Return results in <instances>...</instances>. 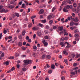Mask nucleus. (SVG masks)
I'll return each mask as SVG.
<instances>
[{
	"mask_svg": "<svg viewBox=\"0 0 80 80\" xmlns=\"http://www.w3.org/2000/svg\"><path fill=\"white\" fill-rule=\"evenodd\" d=\"M38 27H41V28H43V27H44V26H43V25L41 23L38 24Z\"/></svg>",
	"mask_w": 80,
	"mask_h": 80,
	"instance_id": "nucleus-4",
	"label": "nucleus"
},
{
	"mask_svg": "<svg viewBox=\"0 0 80 80\" xmlns=\"http://www.w3.org/2000/svg\"><path fill=\"white\" fill-rule=\"evenodd\" d=\"M63 53L64 54V55H68V53L67 52V50H64V51L63 52Z\"/></svg>",
	"mask_w": 80,
	"mask_h": 80,
	"instance_id": "nucleus-8",
	"label": "nucleus"
},
{
	"mask_svg": "<svg viewBox=\"0 0 80 80\" xmlns=\"http://www.w3.org/2000/svg\"><path fill=\"white\" fill-rule=\"evenodd\" d=\"M9 59H13L14 58V57L13 56H10L9 57Z\"/></svg>",
	"mask_w": 80,
	"mask_h": 80,
	"instance_id": "nucleus-33",
	"label": "nucleus"
},
{
	"mask_svg": "<svg viewBox=\"0 0 80 80\" xmlns=\"http://www.w3.org/2000/svg\"><path fill=\"white\" fill-rule=\"evenodd\" d=\"M43 13H44V10H43V9H41L40 10L39 13V14H42Z\"/></svg>",
	"mask_w": 80,
	"mask_h": 80,
	"instance_id": "nucleus-7",
	"label": "nucleus"
},
{
	"mask_svg": "<svg viewBox=\"0 0 80 80\" xmlns=\"http://www.w3.org/2000/svg\"><path fill=\"white\" fill-rule=\"evenodd\" d=\"M51 18H52V16L51 15H49L48 16V19L50 20Z\"/></svg>",
	"mask_w": 80,
	"mask_h": 80,
	"instance_id": "nucleus-21",
	"label": "nucleus"
},
{
	"mask_svg": "<svg viewBox=\"0 0 80 80\" xmlns=\"http://www.w3.org/2000/svg\"><path fill=\"white\" fill-rule=\"evenodd\" d=\"M36 17V16H33L31 17V19H33V18H35Z\"/></svg>",
	"mask_w": 80,
	"mask_h": 80,
	"instance_id": "nucleus-44",
	"label": "nucleus"
},
{
	"mask_svg": "<svg viewBox=\"0 0 80 80\" xmlns=\"http://www.w3.org/2000/svg\"><path fill=\"white\" fill-rule=\"evenodd\" d=\"M4 55H5V53L4 52H2L1 54L2 57H4Z\"/></svg>",
	"mask_w": 80,
	"mask_h": 80,
	"instance_id": "nucleus-41",
	"label": "nucleus"
},
{
	"mask_svg": "<svg viewBox=\"0 0 80 80\" xmlns=\"http://www.w3.org/2000/svg\"><path fill=\"white\" fill-rule=\"evenodd\" d=\"M15 57H18L19 56V54L17 52L15 53V54L14 55Z\"/></svg>",
	"mask_w": 80,
	"mask_h": 80,
	"instance_id": "nucleus-18",
	"label": "nucleus"
},
{
	"mask_svg": "<svg viewBox=\"0 0 80 80\" xmlns=\"http://www.w3.org/2000/svg\"><path fill=\"white\" fill-rule=\"evenodd\" d=\"M35 37H36V34H34L33 36V38H35Z\"/></svg>",
	"mask_w": 80,
	"mask_h": 80,
	"instance_id": "nucleus-59",
	"label": "nucleus"
},
{
	"mask_svg": "<svg viewBox=\"0 0 80 80\" xmlns=\"http://www.w3.org/2000/svg\"><path fill=\"white\" fill-rule=\"evenodd\" d=\"M55 8L53 7V8H52V12H53L54 11H55Z\"/></svg>",
	"mask_w": 80,
	"mask_h": 80,
	"instance_id": "nucleus-64",
	"label": "nucleus"
},
{
	"mask_svg": "<svg viewBox=\"0 0 80 80\" xmlns=\"http://www.w3.org/2000/svg\"><path fill=\"white\" fill-rule=\"evenodd\" d=\"M28 41L29 43H31V42H32V40L30 39H29L28 40Z\"/></svg>",
	"mask_w": 80,
	"mask_h": 80,
	"instance_id": "nucleus-56",
	"label": "nucleus"
},
{
	"mask_svg": "<svg viewBox=\"0 0 80 80\" xmlns=\"http://www.w3.org/2000/svg\"><path fill=\"white\" fill-rule=\"evenodd\" d=\"M51 67L52 69H55V65L52 64L51 65Z\"/></svg>",
	"mask_w": 80,
	"mask_h": 80,
	"instance_id": "nucleus-22",
	"label": "nucleus"
},
{
	"mask_svg": "<svg viewBox=\"0 0 80 80\" xmlns=\"http://www.w3.org/2000/svg\"><path fill=\"white\" fill-rule=\"evenodd\" d=\"M45 57H46V55L43 54L42 56V57L43 58H44Z\"/></svg>",
	"mask_w": 80,
	"mask_h": 80,
	"instance_id": "nucleus-45",
	"label": "nucleus"
},
{
	"mask_svg": "<svg viewBox=\"0 0 80 80\" xmlns=\"http://www.w3.org/2000/svg\"><path fill=\"white\" fill-rule=\"evenodd\" d=\"M49 22L50 24H52L53 23V20H50Z\"/></svg>",
	"mask_w": 80,
	"mask_h": 80,
	"instance_id": "nucleus-36",
	"label": "nucleus"
},
{
	"mask_svg": "<svg viewBox=\"0 0 80 80\" xmlns=\"http://www.w3.org/2000/svg\"><path fill=\"white\" fill-rule=\"evenodd\" d=\"M18 45L19 47H22V42H20L18 43Z\"/></svg>",
	"mask_w": 80,
	"mask_h": 80,
	"instance_id": "nucleus-15",
	"label": "nucleus"
},
{
	"mask_svg": "<svg viewBox=\"0 0 80 80\" xmlns=\"http://www.w3.org/2000/svg\"><path fill=\"white\" fill-rule=\"evenodd\" d=\"M33 49H34V50H36V49H37V46H33Z\"/></svg>",
	"mask_w": 80,
	"mask_h": 80,
	"instance_id": "nucleus-46",
	"label": "nucleus"
},
{
	"mask_svg": "<svg viewBox=\"0 0 80 80\" xmlns=\"http://www.w3.org/2000/svg\"><path fill=\"white\" fill-rule=\"evenodd\" d=\"M15 3V1H12L10 2L11 4H13Z\"/></svg>",
	"mask_w": 80,
	"mask_h": 80,
	"instance_id": "nucleus-42",
	"label": "nucleus"
},
{
	"mask_svg": "<svg viewBox=\"0 0 80 80\" xmlns=\"http://www.w3.org/2000/svg\"><path fill=\"white\" fill-rule=\"evenodd\" d=\"M26 39L28 40L29 39V37L28 36H27L26 37Z\"/></svg>",
	"mask_w": 80,
	"mask_h": 80,
	"instance_id": "nucleus-54",
	"label": "nucleus"
},
{
	"mask_svg": "<svg viewBox=\"0 0 80 80\" xmlns=\"http://www.w3.org/2000/svg\"><path fill=\"white\" fill-rule=\"evenodd\" d=\"M68 2H68V3L70 5H72V2H71V1H70V0H69L68 1Z\"/></svg>",
	"mask_w": 80,
	"mask_h": 80,
	"instance_id": "nucleus-35",
	"label": "nucleus"
},
{
	"mask_svg": "<svg viewBox=\"0 0 80 80\" xmlns=\"http://www.w3.org/2000/svg\"><path fill=\"white\" fill-rule=\"evenodd\" d=\"M5 64L6 65H9V62L8 61H7L6 62Z\"/></svg>",
	"mask_w": 80,
	"mask_h": 80,
	"instance_id": "nucleus-40",
	"label": "nucleus"
},
{
	"mask_svg": "<svg viewBox=\"0 0 80 80\" xmlns=\"http://www.w3.org/2000/svg\"><path fill=\"white\" fill-rule=\"evenodd\" d=\"M43 43L44 44V47H47V46L48 45V43L47 42H45V41H44Z\"/></svg>",
	"mask_w": 80,
	"mask_h": 80,
	"instance_id": "nucleus-6",
	"label": "nucleus"
},
{
	"mask_svg": "<svg viewBox=\"0 0 80 80\" xmlns=\"http://www.w3.org/2000/svg\"><path fill=\"white\" fill-rule=\"evenodd\" d=\"M79 36V35L78 34H76L74 35V37L75 38H78Z\"/></svg>",
	"mask_w": 80,
	"mask_h": 80,
	"instance_id": "nucleus-19",
	"label": "nucleus"
},
{
	"mask_svg": "<svg viewBox=\"0 0 80 80\" xmlns=\"http://www.w3.org/2000/svg\"><path fill=\"white\" fill-rule=\"evenodd\" d=\"M23 62L26 65H28L29 63H32V61L30 60H26L23 61Z\"/></svg>",
	"mask_w": 80,
	"mask_h": 80,
	"instance_id": "nucleus-1",
	"label": "nucleus"
},
{
	"mask_svg": "<svg viewBox=\"0 0 80 80\" xmlns=\"http://www.w3.org/2000/svg\"><path fill=\"white\" fill-rule=\"evenodd\" d=\"M42 35V34L41 33V32H37V35H38L39 37H40Z\"/></svg>",
	"mask_w": 80,
	"mask_h": 80,
	"instance_id": "nucleus-14",
	"label": "nucleus"
},
{
	"mask_svg": "<svg viewBox=\"0 0 80 80\" xmlns=\"http://www.w3.org/2000/svg\"><path fill=\"white\" fill-rule=\"evenodd\" d=\"M65 77H62V78H61V79L62 80H65Z\"/></svg>",
	"mask_w": 80,
	"mask_h": 80,
	"instance_id": "nucleus-63",
	"label": "nucleus"
},
{
	"mask_svg": "<svg viewBox=\"0 0 80 80\" xmlns=\"http://www.w3.org/2000/svg\"><path fill=\"white\" fill-rule=\"evenodd\" d=\"M32 29L34 31H35V30H39V27L37 26H36L35 27H34L32 28Z\"/></svg>",
	"mask_w": 80,
	"mask_h": 80,
	"instance_id": "nucleus-3",
	"label": "nucleus"
},
{
	"mask_svg": "<svg viewBox=\"0 0 80 80\" xmlns=\"http://www.w3.org/2000/svg\"><path fill=\"white\" fill-rule=\"evenodd\" d=\"M22 70L24 72H25L27 71V68H23L22 69Z\"/></svg>",
	"mask_w": 80,
	"mask_h": 80,
	"instance_id": "nucleus-23",
	"label": "nucleus"
},
{
	"mask_svg": "<svg viewBox=\"0 0 80 80\" xmlns=\"http://www.w3.org/2000/svg\"><path fill=\"white\" fill-rule=\"evenodd\" d=\"M44 32L45 34H46V35H47V34H48V31L46 30L44 31Z\"/></svg>",
	"mask_w": 80,
	"mask_h": 80,
	"instance_id": "nucleus-37",
	"label": "nucleus"
},
{
	"mask_svg": "<svg viewBox=\"0 0 80 80\" xmlns=\"http://www.w3.org/2000/svg\"><path fill=\"white\" fill-rule=\"evenodd\" d=\"M68 22V19H66L64 21H63L62 22V23H65V22Z\"/></svg>",
	"mask_w": 80,
	"mask_h": 80,
	"instance_id": "nucleus-43",
	"label": "nucleus"
},
{
	"mask_svg": "<svg viewBox=\"0 0 80 80\" xmlns=\"http://www.w3.org/2000/svg\"><path fill=\"white\" fill-rule=\"evenodd\" d=\"M21 48L22 50H26V48L25 47H22Z\"/></svg>",
	"mask_w": 80,
	"mask_h": 80,
	"instance_id": "nucleus-53",
	"label": "nucleus"
},
{
	"mask_svg": "<svg viewBox=\"0 0 80 80\" xmlns=\"http://www.w3.org/2000/svg\"><path fill=\"white\" fill-rule=\"evenodd\" d=\"M70 29L71 30H74V29H75V28L74 27H71Z\"/></svg>",
	"mask_w": 80,
	"mask_h": 80,
	"instance_id": "nucleus-51",
	"label": "nucleus"
},
{
	"mask_svg": "<svg viewBox=\"0 0 80 80\" xmlns=\"http://www.w3.org/2000/svg\"><path fill=\"white\" fill-rule=\"evenodd\" d=\"M27 47H28V46H30V45L28 43H27L26 45Z\"/></svg>",
	"mask_w": 80,
	"mask_h": 80,
	"instance_id": "nucleus-61",
	"label": "nucleus"
},
{
	"mask_svg": "<svg viewBox=\"0 0 80 80\" xmlns=\"http://www.w3.org/2000/svg\"><path fill=\"white\" fill-rule=\"evenodd\" d=\"M44 38H45V39H48V36H45L44 37Z\"/></svg>",
	"mask_w": 80,
	"mask_h": 80,
	"instance_id": "nucleus-47",
	"label": "nucleus"
},
{
	"mask_svg": "<svg viewBox=\"0 0 80 80\" xmlns=\"http://www.w3.org/2000/svg\"><path fill=\"white\" fill-rule=\"evenodd\" d=\"M67 45L66 46V48H69L70 47V44L69 43H68Z\"/></svg>",
	"mask_w": 80,
	"mask_h": 80,
	"instance_id": "nucleus-12",
	"label": "nucleus"
},
{
	"mask_svg": "<svg viewBox=\"0 0 80 80\" xmlns=\"http://www.w3.org/2000/svg\"><path fill=\"white\" fill-rule=\"evenodd\" d=\"M9 8L11 9H12L15 8V6L13 5H11L9 6Z\"/></svg>",
	"mask_w": 80,
	"mask_h": 80,
	"instance_id": "nucleus-9",
	"label": "nucleus"
},
{
	"mask_svg": "<svg viewBox=\"0 0 80 80\" xmlns=\"http://www.w3.org/2000/svg\"><path fill=\"white\" fill-rule=\"evenodd\" d=\"M32 23H30L29 24L28 27H29V28H30V27H32Z\"/></svg>",
	"mask_w": 80,
	"mask_h": 80,
	"instance_id": "nucleus-32",
	"label": "nucleus"
},
{
	"mask_svg": "<svg viewBox=\"0 0 80 80\" xmlns=\"http://www.w3.org/2000/svg\"><path fill=\"white\" fill-rule=\"evenodd\" d=\"M63 11L64 12H68V9H67V8H64L63 9Z\"/></svg>",
	"mask_w": 80,
	"mask_h": 80,
	"instance_id": "nucleus-5",
	"label": "nucleus"
},
{
	"mask_svg": "<svg viewBox=\"0 0 80 80\" xmlns=\"http://www.w3.org/2000/svg\"><path fill=\"white\" fill-rule=\"evenodd\" d=\"M61 41H64L65 38H62L61 39Z\"/></svg>",
	"mask_w": 80,
	"mask_h": 80,
	"instance_id": "nucleus-50",
	"label": "nucleus"
},
{
	"mask_svg": "<svg viewBox=\"0 0 80 80\" xmlns=\"http://www.w3.org/2000/svg\"><path fill=\"white\" fill-rule=\"evenodd\" d=\"M57 27H56V26H54L53 27V29H54V30H55V29H57Z\"/></svg>",
	"mask_w": 80,
	"mask_h": 80,
	"instance_id": "nucleus-57",
	"label": "nucleus"
},
{
	"mask_svg": "<svg viewBox=\"0 0 80 80\" xmlns=\"http://www.w3.org/2000/svg\"><path fill=\"white\" fill-rule=\"evenodd\" d=\"M66 8L67 9H69V8H70L72 10L73 9V5H68L66 6Z\"/></svg>",
	"mask_w": 80,
	"mask_h": 80,
	"instance_id": "nucleus-2",
	"label": "nucleus"
},
{
	"mask_svg": "<svg viewBox=\"0 0 80 80\" xmlns=\"http://www.w3.org/2000/svg\"><path fill=\"white\" fill-rule=\"evenodd\" d=\"M8 39H12V37L11 36H9L8 38Z\"/></svg>",
	"mask_w": 80,
	"mask_h": 80,
	"instance_id": "nucleus-55",
	"label": "nucleus"
},
{
	"mask_svg": "<svg viewBox=\"0 0 80 80\" xmlns=\"http://www.w3.org/2000/svg\"><path fill=\"white\" fill-rule=\"evenodd\" d=\"M25 33L26 32H25V31H23L22 32V36H24L25 35Z\"/></svg>",
	"mask_w": 80,
	"mask_h": 80,
	"instance_id": "nucleus-20",
	"label": "nucleus"
},
{
	"mask_svg": "<svg viewBox=\"0 0 80 80\" xmlns=\"http://www.w3.org/2000/svg\"><path fill=\"white\" fill-rule=\"evenodd\" d=\"M73 6L74 8H76L77 7V3L75 2H74L73 3Z\"/></svg>",
	"mask_w": 80,
	"mask_h": 80,
	"instance_id": "nucleus-13",
	"label": "nucleus"
},
{
	"mask_svg": "<svg viewBox=\"0 0 80 80\" xmlns=\"http://www.w3.org/2000/svg\"><path fill=\"white\" fill-rule=\"evenodd\" d=\"M18 38L19 39H20V40H22V35H20L18 37Z\"/></svg>",
	"mask_w": 80,
	"mask_h": 80,
	"instance_id": "nucleus-28",
	"label": "nucleus"
},
{
	"mask_svg": "<svg viewBox=\"0 0 80 80\" xmlns=\"http://www.w3.org/2000/svg\"><path fill=\"white\" fill-rule=\"evenodd\" d=\"M74 32L75 33H78V29H76L74 30Z\"/></svg>",
	"mask_w": 80,
	"mask_h": 80,
	"instance_id": "nucleus-31",
	"label": "nucleus"
},
{
	"mask_svg": "<svg viewBox=\"0 0 80 80\" xmlns=\"http://www.w3.org/2000/svg\"><path fill=\"white\" fill-rule=\"evenodd\" d=\"M46 58H48V59H50V58H51V56L50 55H47L46 56Z\"/></svg>",
	"mask_w": 80,
	"mask_h": 80,
	"instance_id": "nucleus-17",
	"label": "nucleus"
},
{
	"mask_svg": "<svg viewBox=\"0 0 80 80\" xmlns=\"http://www.w3.org/2000/svg\"><path fill=\"white\" fill-rule=\"evenodd\" d=\"M64 42H61L60 43V45H62L61 47H63L65 46V44H63Z\"/></svg>",
	"mask_w": 80,
	"mask_h": 80,
	"instance_id": "nucleus-11",
	"label": "nucleus"
},
{
	"mask_svg": "<svg viewBox=\"0 0 80 80\" xmlns=\"http://www.w3.org/2000/svg\"><path fill=\"white\" fill-rule=\"evenodd\" d=\"M70 26H72L73 25V22H71L70 23Z\"/></svg>",
	"mask_w": 80,
	"mask_h": 80,
	"instance_id": "nucleus-62",
	"label": "nucleus"
},
{
	"mask_svg": "<svg viewBox=\"0 0 80 80\" xmlns=\"http://www.w3.org/2000/svg\"><path fill=\"white\" fill-rule=\"evenodd\" d=\"M42 23H45L46 22V20H42Z\"/></svg>",
	"mask_w": 80,
	"mask_h": 80,
	"instance_id": "nucleus-39",
	"label": "nucleus"
},
{
	"mask_svg": "<svg viewBox=\"0 0 80 80\" xmlns=\"http://www.w3.org/2000/svg\"><path fill=\"white\" fill-rule=\"evenodd\" d=\"M68 60L67 59H65L64 60V62L66 63L67 65H68V62H67Z\"/></svg>",
	"mask_w": 80,
	"mask_h": 80,
	"instance_id": "nucleus-24",
	"label": "nucleus"
},
{
	"mask_svg": "<svg viewBox=\"0 0 80 80\" xmlns=\"http://www.w3.org/2000/svg\"><path fill=\"white\" fill-rule=\"evenodd\" d=\"M64 18H62L61 19V22H64Z\"/></svg>",
	"mask_w": 80,
	"mask_h": 80,
	"instance_id": "nucleus-60",
	"label": "nucleus"
},
{
	"mask_svg": "<svg viewBox=\"0 0 80 80\" xmlns=\"http://www.w3.org/2000/svg\"><path fill=\"white\" fill-rule=\"evenodd\" d=\"M7 32H9V29H8L6 30L5 29H4L3 33L4 34H6Z\"/></svg>",
	"mask_w": 80,
	"mask_h": 80,
	"instance_id": "nucleus-10",
	"label": "nucleus"
},
{
	"mask_svg": "<svg viewBox=\"0 0 80 80\" xmlns=\"http://www.w3.org/2000/svg\"><path fill=\"white\" fill-rule=\"evenodd\" d=\"M59 30L61 32L62 31V30H63V26H61L59 28Z\"/></svg>",
	"mask_w": 80,
	"mask_h": 80,
	"instance_id": "nucleus-27",
	"label": "nucleus"
},
{
	"mask_svg": "<svg viewBox=\"0 0 80 80\" xmlns=\"http://www.w3.org/2000/svg\"><path fill=\"white\" fill-rule=\"evenodd\" d=\"M52 73V70H49L48 71V73H49V74H50L51 73Z\"/></svg>",
	"mask_w": 80,
	"mask_h": 80,
	"instance_id": "nucleus-29",
	"label": "nucleus"
},
{
	"mask_svg": "<svg viewBox=\"0 0 80 80\" xmlns=\"http://www.w3.org/2000/svg\"><path fill=\"white\" fill-rule=\"evenodd\" d=\"M15 14H16V15L17 17H19V16H20V15H19V13L16 12Z\"/></svg>",
	"mask_w": 80,
	"mask_h": 80,
	"instance_id": "nucleus-26",
	"label": "nucleus"
},
{
	"mask_svg": "<svg viewBox=\"0 0 80 80\" xmlns=\"http://www.w3.org/2000/svg\"><path fill=\"white\" fill-rule=\"evenodd\" d=\"M16 16V15L15 14V13H14V14H13L12 16V17L13 18H15Z\"/></svg>",
	"mask_w": 80,
	"mask_h": 80,
	"instance_id": "nucleus-38",
	"label": "nucleus"
},
{
	"mask_svg": "<svg viewBox=\"0 0 80 80\" xmlns=\"http://www.w3.org/2000/svg\"><path fill=\"white\" fill-rule=\"evenodd\" d=\"M32 56L33 57H36L37 56V53H34L33 54Z\"/></svg>",
	"mask_w": 80,
	"mask_h": 80,
	"instance_id": "nucleus-48",
	"label": "nucleus"
},
{
	"mask_svg": "<svg viewBox=\"0 0 80 80\" xmlns=\"http://www.w3.org/2000/svg\"><path fill=\"white\" fill-rule=\"evenodd\" d=\"M74 20L75 22H78V18H76Z\"/></svg>",
	"mask_w": 80,
	"mask_h": 80,
	"instance_id": "nucleus-16",
	"label": "nucleus"
},
{
	"mask_svg": "<svg viewBox=\"0 0 80 80\" xmlns=\"http://www.w3.org/2000/svg\"><path fill=\"white\" fill-rule=\"evenodd\" d=\"M71 56L72 58H74L75 57V54H72L71 55Z\"/></svg>",
	"mask_w": 80,
	"mask_h": 80,
	"instance_id": "nucleus-49",
	"label": "nucleus"
},
{
	"mask_svg": "<svg viewBox=\"0 0 80 80\" xmlns=\"http://www.w3.org/2000/svg\"><path fill=\"white\" fill-rule=\"evenodd\" d=\"M71 74V75H75L76 74L75 72H70Z\"/></svg>",
	"mask_w": 80,
	"mask_h": 80,
	"instance_id": "nucleus-25",
	"label": "nucleus"
},
{
	"mask_svg": "<svg viewBox=\"0 0 80 80\" xmlns=\"http://www.w3.org/2000/svg\"><path fill=\"white\" fill-rule=\"evenodd\" d=\"M64 35H68V33L67 32H65L64 33Z\"/></svg>",
	"mask_w": 80,
	"mask_h": 80,
	"instance_id": "nucleus-58",
	"label": "nucleus"
},
{
	"mask_svg": "<svg viewBox=\"0 0 80 80\" xmlns=\"http://www.w3.org/2000/svg\"><path fill=\"white\" fill-rule=\"evenodd\" d=\"M4 11H5V9L3 8L1 10L0 12L2 13V12H4Z\"/></svg>",
	"mask_w": 80,
	"mask_h": 80,
	"instance_id": "nucleus-30",
	"label": "nucleus"
},
{
	"mask_svg": "<svg viewBox=\"0 0 80 80\" xmlns=\"http://www.w3.org/2000/svg\"><path fill=\"white\" fill-rule=\"evenodd\" d=\"M8 12V9L5 10H4V12L5 13H7Z\"/></svg>",
	"mask_w": 80,
	"mask_h": 80,
	"instance_id": "nucleus-52",
	"label": "nucleus"
},
{
	"mask_svg": "<svg viewBox=\"0 0 80 80\" xmlns=\"http://www.w3.org/2000/svg\"><path fill=\"white\" fill-rule=\"evenodd\" d=\"M49 28H50L49 27V26H48L47 25L46 26V27H45L46 29H48H48H49Z\"/></svg>",
	"mask_w": 80,
	"mask_h": 80,
	"instance_id": "nucleus-34",
	"label": "nucleus"
}]
</instances>
